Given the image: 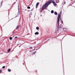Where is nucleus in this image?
<instances>
[{
	"label": "nucleus",
	"mask_w": 75,
	"mask_h": 75,
	"mask_svg": "<svg viewBox=\"0 0 75 75\" xmlns=\"http://www.w3.org/2000/svg\"><path fill=\"white\" fill-rule=\"evenodd\" d=\"M51 3H52V0L50 1L44 5H43L42 8V11L43 10H44V9H45L46 7H47V6H48V5H50Z\"/></svg>",
	"instance_id": "obj_1"
},
{
	"label": "nucleus",
	"mask_w": 75,
	"mask_h": 75,
	"mask_svg": "<svg viewBox=\"0 0 75 75\" xmlns=\"http://www.w3.org/2000/svg\"><path fill=\"white\" fill-rule=\"evenodd\" d=\"M60 18V13H59L58 15V17L57 18V23L59 24V19Z\"/></svg>",
	"instance_id": "obj_2"
},
{
	"label": "nucleus",
	"mask_w": 75,
	"mask_h": 75,
	"mask_svg": "<svg viewBox=\"0 0 75 75\" xmlns=\"http://www.w3.org/2000/svg\"><path fill=\"white\" fill-rule=\"evenodd\" d=\"M52 3L54 4V5L55 6H57V4H55V3L54 1H52Z\"/></svg>",
	"instance_id": "obj_3"
},
{
	"label": "nucleus",
	"mask_w": 75,
	"mask_h": 75,
	"mask_svg": "<svg viewBox=\"0 0 75 75\" xmlns=\"http://www.w3.org/2000/svg\"><path fill=\"white\" fill-rule=\"evenodd\" d=\"M39 4L40 3L39 2H38L37 3L36 5V8H37V6H38V5H39Z\"/></svg>",
	"instance_id": "obj_4"
},
{
	"label": "nucleus",
	"mask_w": 75,
	"mask_h": 75,
	"mask_svg": "<svg viewBox=\"0 0 75 75\" xmlns=\"http://www.w3.org/2000/svg\"><path fill=\"white\" fill-rule=\"evenodd\" d=\"M35 35H38V34H39V33L38 32H37L35 33Z\"/></svg>",
	"instance_id": "obj_5"
},
{
	"label": "nucleus",
	"mask_w": 75,
	"mask_h": 75,
	"mask_svg": "<svg viewBox=\"0 0 75 75\" xmlns=\"http://www.w3.org/2000/svg\"><path fill=\"white\" fill-rule=\"evenodd\" d=\"M56 1L57 3H59V0H56Z\"/></svg>",
	"instance_id": "obj_6"
},
{
	"label": "nucleus",
	"mask_w": 75,
	"mask_h": 75,
	"mask_svg": "<svg viewBox=\"0 0 75 75\" xmlns=\"http://www.w3.org/2000/svg\"><path fill=\"white\" fill-rule=\"evenodd\" d=\"M67 29L66 28H63V30L64 31H67Z\"/></svg>",
	"instance_id": "obj_7"
},
{
	"label": "nucleus",
	"mask_w": 75,
	"mask_h": 75,
	"mask_svg": "<svg viewBox=\"0 0 75 75\" xmlns=\"http://www.w3.org/2000/svg\"><path fill=\"white\" fill-rule=\"evenodd\" d=\"M19 26H18L16 27V30H18V29L19 28Z\"/></svg>",
	"instance_id": "obj_8"
},
{
	"label": "nucleus",
	"mask_w": 75,
	"mask_h": 75,
	"mask_svg": "<svg viewBox=\"0 0 75 75\" xmlns=\"http://www.w3.org/2000/svg\"><path fill=\"white\" fill-rule=\"evenodd\" d=\"M55 15H57L58 14V13H57V12H55L54 13Z\"/></svg>",
	"instance_id": "obj_9"
},
{
	"label": "nucleus",
	"mask_w": 75,
	"mask_h": 75,
	"mask_svg": "<svg viewBox=\"0 0 75 75\" xmlns=\"http://www.w3.org/2000/svg\"><path fill=\"white\" fill-rule=\"evenodd\" d=\"M10 49H8L7 50L8 52H10Z\"/></svg>",
	"instance_id": "obj_10"
},
{
	"label": "nucleus",
	"mask_w": 75,
	"mask_h": 75,
	"mask_svg": "<svg viewBox=\"0 0 75 75\" xmlns=\"http://www.w3.org/2000/svg\"><path fill=\"white\" fill-rule=\"evenodd\" d=\"M36 29L37 30H39V27H37L36 28Z\"/></svg>",
	"instance_id": "obj_11"
},
{
	"label": "nucleus",
	"mask_w": 75,
	"mask_h": 75,
	"mask_svg": "<svg viewBox=\"0 0 75 75\" xmlns=\"http://www.w3.org/2000/svg\"><path fill=\"white\" fill-rule=\"evenodd\" d=\"M8 72H10L11 71V70L10 69H8Z\"/></svg>",
	"instance_id": "obj_12"
},
{
	"label": "nucleus",
	"mask_w": 75,
	"mask_h": 75,
	"mask_svg": "<svg viewBox=\"0 0 75 75\" xmlns=\"http://www.w3.org/2000/svg\"><path fill=\"white\" fill-rule=\"evenodd\" d=\"M51 13H54V11L52 10L51 11Z\"/></svg>",
	"instance_id": "obj_13"
},
{
	"label": "nucleus",
	"mask_w": 75,
	"mask_h": 75,
	"mask_svg": "<svg viewBox=\"0 0 75 75\" xmlns=\"http://www.w3.org/2000/svg\"><path fill=\"white\" fill-rule=\"evenodd\" d=\"M27 8H28V9H30V6H28L27 7Z\"/></svg>",
	"instance_id": "obj_14"
},
{
	"label": "nucleus",
	"mask_w": 75,
	"mask_h": 75,
	"mask_svg": "<svg viewBox=\"0 0 75 75\" xmlns=\"http://www.w3.org/2000/svg\"><path fill=\"white\" fill-rule=\"evenodd\" d=\"M9 39L10 40H12V38L11 37H10Z\"/></svg>",
	"instance_id": "obj_15"
},
{
	"label": "nucleus",
	"mask_w": 75,
	"mask_h": 75,
	"mask_svg": "<svg viewBox=\"0 0 75 75\" xmlns=\"http://www.w3.org/2000/svg\"><path fill=\"white\" fill-rule=\"evenodd\" d=\"M5 68V66H3V67H2L3 69H4V68Z\"/></svg>",
	"instance_id": "obj_16"
},
{
	"label": "nucleus",
	"mask_w": 75,
	"mask_h": 75,
	"mask_svg": "<svg viewBox=\"0 0 75 75\" xmlns=\"http://www.w3.org/2000/svg\"><path fill=\"white\" fill-rule=\"evenodd\" d=\"M17 38V36L15 37V38Z\"/></svg>",
	"instance_id": "obj_17"
},
{
	"label": "nucleus",
	"mask_w": 75,
	"mask_h": 75,
	"mask_svg": "<svg viewBox=\"0 0 75 75\" xmlns=\"http://www.w3.org/2000/svg\"><path fill=\"white\" fill-rule=\"evenodd\" d=\"M18 11H19V10H20V9H19V8H18Z\"/></svg>",
	"instance_id": "obj_18"
},
{
	"label": "nucleus",
	"mask_w": 75,
	"mask_h": 75,
	"mask_svg": "<svg viewBox=\"0 0 75 75\" xmlns=\"http://www.w3.org/2000/svg\"><path fill=\"white\" fill-rule=\"evenodd\" d=\"M27 11H28V12H29V11H29V10H28Z\"/></svg>",
	"instance_id": "obj_19"
},
{
	"label": "nucleus",
	"mask_w": 75,
	"mask_h": 75,
	"mask_svg": "<svg viewBox=\"0 0 75 75\" xmlns=\"http://www.w3.org/2000/svg\"><path fill=\"white\" fill-rule=\"evenodd\" d=\"M61 21H62V23H63V22L62 21V20H61Z\"/></svg>",
	"instance_id": "obj_20"
},
{
	"label": "nucleus",
	"mask_w": 75,
	"mask_h": 75,
	"mask_svg": "<svg viewBox=\"0 0 75 75\" xmlns=\"http://www.w3.org/2000/svg\"><path fill=\"white\" fill-rule=\"evenodd\" d=\"M29 48H31V49H32V47H30Z\"/></svg>",
	"instance_id": "obj_21"
},
{
	"label": "nucleus",
	"mask_w": 75,
	"mask_h": 75,
	"mask_svg": "<svg viewBox=\"0 0 75 75\" xmlns=\"http://www.w3.org/2000/svg\"><path fill=\"white\" fill-rule=\"evenodd\" d=\"M59 28H61V27H59Z\"/></svg>",
	"instance_id": "obj_22"
},
{
	"label": "nucleus",
	"mask_w": 75,
	"mask_h": 75,
	"mask_svg": "<svg viewBox=\"0 0 75 75\" xmlns=\"http://www.w3.org/2000/svg\"><path fill=\"white\" fill-rule=\"evenodd\" d=\"M60 14H61V12H60Z\"/></svg>",
	"instance_id": "obj_23"
},
{
	"label": "nucleus",
	"mask_w": 75,
	"mask_h": 75,
	"mask_svg": "<svg viewBox=\"0 0 75 75\" xmlns=\"http://www.w3.org/2000/svg\"><path fill=\"white\" fill-rule=\"evenodd\" d=\"M0 73H1V70H0Z\"/></svg>",
	"instance_id": "obj_24"
},
{
	"label": "nucleus",
	"mask_w": 75,
	"mask_h": 75,
	"mask_svg": "<svg viewBox=\"0 0 75 75\" xmlns=\"http://www.w3.org/2000/svg\"><path fill=\"white\" fill-rule=\"evenodd\" d=\"M35 52H34L33 54H35Z\"/></svg>",
	"instance_id": "obj_25"
},
{
	"label": "nucleus",
	"mask_w": 75,
	"mask_h": 75,
	"mask_svg": "<svg viewBox=\"0 0 75 75\" xmlns=\"http://www.w3.org/2000/svg\"><path fill=\"white\" fill-rule=\"evenodd\" d=\"M64 3H65V2H64Z\"/></svg>",
	"instance_id": "obj_26"
},
{
	"label": "nucleus",
	"mask_w": 75,
	"mask_h": 75,
	"mask_svg": "<svg viewBox=\"0 0 75 75\" xmlns=\"http://www.w3.org/2000/svg\"><path fill=\"white\" fill-rule=\"evenodd\" d=\"M18 7H19V5H18Z\"/></svg>",
	"instance_id": "obj_27"
}]
</instances>
